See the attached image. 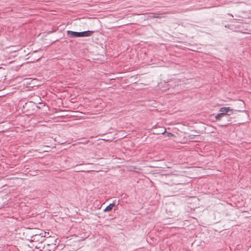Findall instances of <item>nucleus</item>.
Here are the masks:
<instances>
[{
  "label": "nucleus",
  "mask_w": 251,
  "mask_h": 251,
  "mask_svg": "<svg viewBox=\"0 0 251 251\" xmlns=\"http://www.w3.org/2000/svg\"><path fill=\"white\" fill-rule=\"evenodd\" d=\"M151 16L152 18H161L162 17L160 15V14L158 13H151Z\"/></svg>",
  "instance_id": "0eeeda50"
},
{
  "label": "nucleus",
  "mask_w": 251,
  "mask_h": 251,
  "mask_svg": "<svg viewBox=\"0 0 251 251\" xmlns=\"http://www.w3.org/2000/svg\"><path fill=\"white\" fill-rule=\"evenodd\" d=\"M223 113H220L215 116V119L217 121L221 120L223 118L225 117L223 114Z\"/></svg>",
  "instance_id": "423d86ee"
},
{
  "label": "nucleus",
  "mask_w": 251,
  "mask_h": 251,
  "mask_svg": "<svg viewBox=\"0 0 251 251\" xmlns=\"http://www.w3.org/2000/svg\"><path fill=\"white\" fill-rule=\"evenodd\" d=\"M67 35L70 38L79 37L78 32L68 30L67 31Z\"/></svg>",
  "instance_id": "20e7f679"
},
{
  "label": "nucleus",
  "mask_w": 251,
  "mask_h": 251,
  "mask_svg": "<svg viewBox=\"0 0 251 251\" xmlns=\"http://www.w3.org/2000/svg\"><path fill=\"white\" fill-rule=\"evenodd\" d=\"M219 111L223 113V114L225 117L228 118V116L230 115V114H228V112H231L232 109H231L229 107H223L220 109Z\"/></svg>",
  "instance_id": "f03ea898"
},
{
  "label": "nucleus",
  "mask_w": 251,
  "mask_h": 251,
  "mask_svg": "<svg viewBox=\"0 0 251 251\" xmlns=\"http://www.w3.org/2000/svg\"><path fill=\"white\" fill-rule=\"evenodd\" d=\"M115 205V204L114 203H112L109 204L106 207V208L104 210V211L107 212L111 211L112 208L114 207Z\"/></svg>",
  "instance_id": "39448f33"
},
{
  "label": "nucleus",
  "mask_w": 251,
  "mask_h": 251,
  "mask_svg": "<svg viewBox=\"0 0 251 251\" xmlns=\"http://www.w3.org/2000/svg\"><path fill=\"white\" fill-rule=\"evenodd\" d=\"M228 122L225 124L224 125H223L222 126H226L227 125H228Z\"/></svg>",
  "instance_id": "9d476101"
},
{
  "label": "nucleus",
  "mask_w": 251,
  "mask_h": 251,
  "mask_svg": "<svg viewBox=\"0 0 251 251\" xmlns=\"http://www.w3.org/2000/svg\"><path fill=\"white\" fill-rule=\"evenodd\" d=\"M44 232H45V236H44V235H43V238H44V239H45V237H46V238H49V237H50V233H49V232H45V231H44Z\"/></svg>",
  "instance_id": "1a4fd4ad"
},
{
  "label": "nucleus",
  "mask_w": 251,
  "mask_h": 251,
  "mask_svg": "<svg viewBox=\"0 0 251 251\" xmlns=\"http://www.w3.org/2000/svg\"><path fill=\"white\" fill-rule=\"evenodd\" d=\"M93 33V31L87 30L82 32H78L79 37H89Z\"/></svg>",
  "instance_id": "7ed1b4c3"
},
{
  "label": "nucleus",
  "mask_w": 251,
  "mask_h": 251,
  "mask_svg": "<svg viewBox=\"0 0 251 251\" xmlns=\"http://www.w3.org/2000/svg\"><path fill=\"white\" fill-rule=\"evenodd\" d=\"M35 248H36L39 249V248H40V247H37V246H35Z\"/></svg>",
  "instance_id": "9b49d317"
},
{
  "label": "nucleus",
  "mask_w": 251,
  "mask_h": 251,
  "mask_svg": "<svg viewBox=\"0 0 251 251\" xmlns=\"http://www.w3.org/2000/svg\"><path fill=\"white\" fill-rule=\"evenodd\" d=\"M166 132V129L164 128H161V129L159 130V131L157 133V134H164Z\"/></svg>",
  "instance_id": "6e6552de"
},
{
  "label": "nucleus",
  "mask_w": 251,
  "mask_h": 251,
  "mask_svg": "<svg viewBox=\"0 0 251 251\" xmlns=\"http://www.w3.org/2000/svg\"><path fill=\"white\" fill-rule=\"evenodd\" d=\"M45 236V233L44 231H41L40 233H38L35 234V235H32L31 237V240L32 242H39L40 243L42 244L44 240H45L44 238H43V236Z\"/></svg>",
  "instance_id": "f257e3e1"
}]
</instances>
